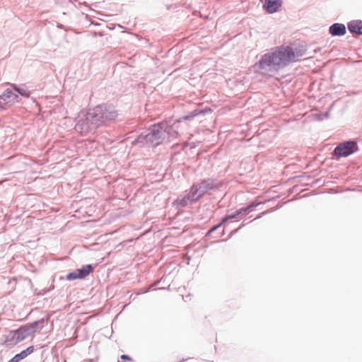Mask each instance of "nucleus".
I'll list each match as a JSON object with an SVG mask.
<instances>
[{
  "label": "nucleus",
  "instance_id": "1",
  "mask_svg": "<svg viewBox=\"0 0 362 362\" xmlns=\"http://www.w3.org/2000/svg\"><path fill=\"white\" fill-rule=\"evenodd\" d=\"M206 111L204 110L195 109L189 114L177 119L172 125L167 122H161L149 127L146 132L140 134L132 142V144L139 148L156 147L161 144L166 139L170 141L176 137L178 132L175 130L177 124L182 121L191 120L198 115H204Z\"/></svg>",
  "mask_w": 362,
  "mask_h": 362
},
{
  "label": "nucleus",
  "instance_id": "2",
  "mask_svg": "<svg viewBox=\"0 0 362 362\" xmlns=\"http://www.w3.org/2000/svg\"><path fill=\"white\" fill-rule=\"evenodd\" d=\"M117 115V112L112 105H98L89 109L86 113L78 115L75 130L81 135L93 134L98 128L114 121Z\"/></svg>",
  "mask_w": 362,
  "mask_h": 362
},
{
  "label": "nucleus",
  "instance_id": "3",
  "mask_svg": "<svg viewBox=\"0 0 362 362\" xmlns=\"http://www.w3.org/2000/svg\"><path fill=\"white\" fill-rule=\"evenodd\" d=\"M253 67L259 74L266 75L269 72L278 71L281 68V64L274 51H272L263 54Z\"/></svg>",
  "mask_w": 362,
  "mask_h": 362
},
{
  "label": "nucleus",
  "instance_id": "4",
  "mask_svg": "<svg viewBox=\"0 0 362 362\" xmlns=\"http://www.w3.org/2000/svg\"><path fill=\"white\" fill-rule=\"evenodd\" d=\"M358 150V144L356 141L348 140L339 143L332 152L333 157L339 160L343 157H347Z\"/></svg>",
  "mask_w": 362,
  "mask_h": 362
},
{
  "label": "nucleus",
  "instance_id": "5",
  "mask_svg": "<svg viewBox=\"0 0 362 362\" xmlns=\"http://www.w3.org/2000/svg\"><path fill=\"white\" fill-rule=\"evenodd\" d=\"M278 62L281 64V67L288 65L290 63L295 62V52L290 46L277 47L274 50Z\"/></svg>",
  "mask_w": 362,
  "mask_h": 362
},
{
  "label": "nucleus",
  "instance_id": "6",
  "mask_svg": "<svg viewBox=\"0 0 362 362\" xmlns=\"http://www.w3.org/2000/svg\"><path fill=\"white\" fill-rule=\"evenodd\" d=\"M197 185V188L203 197L207 192L210 190L218 189L221 187L217 180L209 177L203 179L198 182L194 183Z\"/></svg>",
  "mask_w": 362,
  "mask_h": 362
},
{
  "label": "nucleus",
  "instance_id": "7",
  "mask_svg": "<svg viewBox=\"0 0 362 362\" xmlns=\"http://www.w3.org/2000/svg\"><path fill=\"white\" fill-rule=\"evenodd\" d=\"M262 204V202H253L250 203L247 206L242 207L238 210H236L234 213L227 215L223 218V222H226L228 220L238 218L239 216L245 215L246 214L252 211L255 208L258 206Z\"/></svg>",
  "mask_w": 362,
  "mask_h": 362
},
{
  "label": "nucleus",
  "instance_id": "8",
  "mask_svg": "<svg viewBox=\"0 0 362 362\" xmlns=\"http://www.w3.org/2000/svg\"><path fill=\"white\" fill-rule=\"evenodd\" d=\"M0 96L2 97L3 103L6 106L12 105L20 100L19 96L11 88L6 89Z\"/></svg>",
  "mask_w": 362,
  "mask_h": 362
},
{
  "label": "nucleus",
  "instance_id": "9",
  "mask_svg": "<svg viewBox=\"0 0 362 362\" xmlns=\"http://www.w3.org/2000/svg\"><path fill=\"white\" fill-rule=\"evenodd\" d=\"M0 96L2 97L3 103L6 106L12 105L20 100L19 96L11 88L6 89Z\"/></svg>",
  "mask_w": 362,
  "mask_h": 362
},
{
  "label": "nucleus",
  "instance_id": "10",
  "mask_svg": "<svg viewBox=\"0 0 362 362\" xmlns=\"http://www.w3.org/2000/svg\"><path fill=\"white\" fill-rule=\"evenodd\" d=\"M0 96L2 97L3 103L6 106L12 105L20 100L19 96L11 88L6 89Z\"/></svg>",
  "mask_w": 362,
  "mask_h": 362
},
{
  "label": "nucleus",
  "instance_id": "11",
  "mask_svg": "<svg viewBox=\"0 0 362 362\" xmlns=\"http://www.w3.org/2000/svg\"><path fill=\"white\" fill-rule=\"evenodd\" d=\"M23 340V337L19 334L18 329L10 331L5 335V342L7 346H13Z\"/></svg>",
  "mask_w": 362,
  "mask_h": 362
},
{
  "label": "nucleus",
  "instance_id": "12",
  "mask_svg": "<svg viewBox=\"0 0 362 362\" xmlns=\"http://www.w3.org/2000/svg\"><path fill=\"white\" fill-rule=\"evenodd\" d=\"M346 33V25L340 23H334L329 27V34L332 37H341Z\"/></svg>",
  "mask_w": 362,
  "mask_h": 362
},
{
  "label": "nucleus",
  "instance_id": "13",
  "mask_svg": "<svg viewBox=\"0 0 362 362\" xmlns=\"http://www.w3.org/2000/svg\"><path fill=\"white\" fill-rule=\"evenodd\" d=\"M348 30L354 36L362 35V21L353 20L347 23Z\"/></svg>",
  "mask_w": 362,
  "mask_h": 362
},
{
  "label": "nucleus",
  "instance_id": "14",
  "mask_svg": "<svg viewBox=\"0 0 362 362\" xmlns=\"http://www.w3.org/2000/svg\"><path fill=\"white\" fill-rule=\"evenodd\" d=\"M281 4V0H265L263 8L268 13L272 14L278 11Z\"/></svg>",
  "mask_w": 362,
  "mask_h": 362
},
{
  "label": "nucleus",
  "instance_id": "15",
  "mask_svg": "<svg viewBox=\"0 0 362 362\" xmlns=\"http://www.w3.org/2000/svg\"><path fill=\"white\" fill-rule=\"evenodd\" d=\"M193 204L194 202L191 200L187 194L180 195L174 202V204L179 208H183Z\"/></svg>",
  "mask_w": 362,
  "mask_h": 362
},
{
  "label": "nucleus",
  "instance_id": "16",
  "mask_svg": "<svg viewBox=\"0 0 362 362\" xmlns=\"http://www.w3.org/2000/svg\"><path fill=\"white\" fill-rule=\"evenodd\" d=\"M94 267L92 264H86L79 269H76V272L80 279H85L91 272H93Z\"/></svg>",
  "mask_w": 362,
  "mask_h": 362
},
{
  "label": "nucleus",
  "instance_id": "17",
  "mask_svg": "<svg viewBox=\"0 0 362 362\" xmlns=\"http://www.w3.org/2000/svg\"><path fill=\"white\" fill-rule=\"evenodd\" d=\"M197 185H194V184H193L191 186L188 192L187 193L194 203L197 202L199 200V199L202 197L199 190L197 189Z\"/></svg>",
  "mask_w": 362,
  "mask_h": 362
},
{
  "label": "nucleus",
  "instance_id": "18",
  "mask_svg": "<svg viewBox=\"0 0 362 362\" xmlns=\"http://www.w3.org/2000/svg\"><path fill=\"white\" fill-rule=\"evenodd\" d=\"M34 351L33 346H28L26 349L23 350L19 354H16L13 358L16 362H19L21 360L25 358L31 354Z\"/></svg>",
  "mask_w": 362,
  "mask_h": 362
},
{
  "label": "nucleus",
  "instance_id": "19",
  "mask_svg": "<svg viewBox=\"0 0 362 362\" xmlns=\"http://www.w3.org/2000/svg\"><path fill=\"white\" fill-rule=\"evenodd\" d=\"M48 318H41L38 320L34 321L32 323L28 324L30 328H33V329H35V332L37 330H40L43 327L44 325L47 322Z\"/></svg>",
  "mask_w": 362,
  "mask_h": 362
},
{
  "label": "nucleus",
  "instance_id": "20",
  "mask_svg": "<svg viewBox=\"0 0 362 362\" xmlns=\"http://www.w3.org/2000/svg\"><path fill=\"white\" fill-rule=\"evenodd\" d=\"M17 329L19 332V334L23 337V340L35 332V329L30 328L28 325L21 326Z\"/></svg>",
  "mask_w": 362,
  "mask_h": 362
},
{
  "label": "nucleus",
  "instance_id": "21",
  "mask_svg": "<svg viewBox=\"0 0 362 362\" xmlns=\"http://www.w3.org/2000/svg\"><path fill=\"white\" fill-rule=\"evenodd\" d=\"M11 87H12V88H13L12 90H13L14 93H18V94H20L21 96H23L24 98L30 97V91L28 90H27L26 88H25L23 87H19L16 84H12Z\"/></svg>",
  "mask_w": 362,
  "mask_h": 362
},
{
  "label": "nucleus",
  "instance_id": "22",
  "mask_svg": "<svg viewBox=\"0 0 362 362\" xmlns=\"http://www.w3.org/2000/svg\"><path fill=\"white\" fill-rule=\"evenodd\" d=\"M225 223H226V222H223V219H222V220H221V221L219 223H218V224H216V225H215V226H212V227H211V228L208 230V232H207V233H206V237L209 236L212 233L215 232L216 230H218L219 228H221V227L222 226V225H223Z\"/></svg>",
  "mask_w": 362,
  "mask_h": 362
},
{
  "label": "nucleus",
  "instance_id": "23",
  "mask_svg": "<svg viewBox=\"0 0 362 362\" xmlns=\"http://www.w3.org/2000/svg\"><path fill=\"white\" fill-rule=\"evenodd\" d=\"M66 279L68 281H73L75 279H80L76 270L74 272H69L66 275Z\"/></svg>",
  "mask_w": 362,
  "mask_h": 362
},
{
  "label": "nucleus",
  "instance_id": "24",
  "mask_svg": "<svg viewBox=\"0 0 362 362\" xmlns=\"http://www.w3.org/2000/svg\"><path fill=\"white\" fill-rule=\"evenodd\" d=\"M306 49H297L295 52V61L296 60L297 57H302L305 53Z\"/></svg>",
  "mask_w": 362,
  "mask_h": 362
},
{
  "label": "nucleus",
  "instance_id": "25",
  "mask_svg": "<svg viewBox=\"0 0 362 362\" xmlns=\"http://www.w3.org/2000/svg\"><path fill=\"white\" fill-rule=\"evenodd\" d=\"M54 288V284H52L49 287H47V288H43L41 292H40V295H45L47 293H49V291H51L52 290H53Z\"/></svg>",
  "mask_w": 362,
  "mask_h": 362
},
{
  "label": "nucleus",
  "instance_id": "26",
  "mask_svg": "<svg viewBox=\"0 0 362 362\" xmlns=\"http://www.w3.org/2000/svg\"><path fill=\"white\" fill-rule=\"evenodd\" d=\"M120 358L123 361H132V358L129 356L123 354L120 356Z\"/></svg>",
  "mask_w": 362,
  "mask_h": 362
},
{
  "label": "nucleus",
  "instance_id": "27",
  "mask_svg": "<svg viewBox=\"0 0 362 362\" xmlns=\"http://www.w3.org/2000/svg\"><path fill=\"white\" fill-rule=\"evenodd\" d=\"M2 97L0 96V111L5 110L6 108V105H5L3 103V101L1 100Z\"/></svg>",
  "mask_w": 362,
  "mask_h": 362
},
{
  "label": "nucleus",
  "instance_id": "28",
  "mask_svg": "<svg viewBox=\"0 0 362 362\" xmlns=\"http://www.w3.org/2000/svg\"><path fill=\"white\" fill-rule=\"evenodd\" d=\"M268 212H269V211H265L262 212L255 219L260 218L263 215L267 214Z\"/></svg>",
  "mask_w": 362,
  "mask_h": 362
},
{
  "label": "nucleus",
  "instance_id": "29",
  "mask_svg": "<svg viewBox=\"0 0 362 362\" xmlns=\"http://www.w3.org/2000/svg\"><path fill=\"white\" fill-rule=\"evenodd\" d=\"M8 362H16V361H15L13 360V358H11Z\"/></svg>",
  "mask_w": 362,
  "mask_h": 362
},
{
  "label": "nucleus",
  "instance_id": "30",
  "mask_svg": "<svg viewBox=\"0 0 362 362\" xmlns=\"http://www.w3.org/2000/svg\"><path fill=\"white\" fill-rule=\"evenodd\" d=\"M245 225H246V223H243V224H242V225L239 227V228H241L242 227L245 226Z\"/></svg>",
  "mask_w": 362,
  "mask_h": 362
},
{
  "label": "nucleus",
  "instance_id": "31",
  "mask_svg": "<svg viewBox=\"0 0 362 362\" xmlns=\"http://www.w3.org/2000/svg\"><path fill=\"white\" fill-rule=\"evenodd\" d=\"M224 234V233H222L220 235H218V237H221L223 236V235Z\"/></svg>",
  "mask_w": 362,
  "mask_h": 362
},
{
  "label": "nucleus",
  "instance_id": "32",
  "mask_svg": "<svg viewBox=\"0 0 362 362\" xmlns=\"http://www.w3.org/2000/svg\"><path fill=\"white\" fill-rule=\"evenodd\" d=\"M325 117H327V116H328V112H326V113L325 114Z\"/></svg>",
  "mask_w": 362,
  "mask_h": 362
},
{
  "label": "nucleus",
  "instance_id": "33",
  "mask_svg": "<svg viewBox=\"0 0 362 362\" xmlns=\"http://www.w3.org/2000/svg\"><path fill=\"white\" fill-rule=\"evenodd\" d=\"M149 291V288L146 289L145 292H148Z\"/></svg>",
  "mask_w": 362,
  "mask_h": 362
},
{
  "label": "nucleus",
  "instance_id": "34",
  "mask_svg": "<svg viewBox=\"0 0 362 362\" xmlns=\"http://www.w3.org/2000/svg\"><path fill=\"white\" fill-rule=\"evenodd\" d=\"M187 361V358L183 359L182 361Z\"/></svg>",
  "mask_w": 362,
  "mask_h": 362
},
{
  "label": "nucleus",
  "instance_id": "35",
  "mask_svg": "<svg viewBox=\"0 0 362 362\" xmlns=\"http://www.w3.org/2000/svg\"><path fill=\"white\" fill-rule=\"evenodd\" d=\"M187 361V358L183 359L182 361Z\"/></svg>",
  "mask_w": 362,
  "mask_h": 362
}]
</instances>
